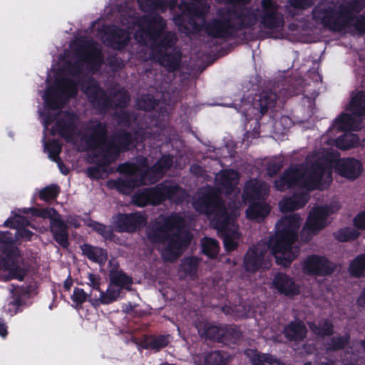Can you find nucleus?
Wrapping results in <instances>:
<instances>
[{
	"mask_svg": "<svg viewBox=\"0 0 365 365\" xmlns=\"http://www.w3.org/2000/svg\"><path fill=\"white\" fill-rule=\"evenodd\" d=\"M292 197L294 200L295 203L299 209L305 206L310 198L309 192L307 190L294 193Z\"/></svg>",
	"mask_w": 365,
	"mask_h": 365,
	"instance_id": "bf43d9fd",
	"label": "nucleus"
},
{
	"mask_svg": "<svg viewBox=\"0 0 365 365\" xmlns=\"http://www.w3.org/2000/svg\"><path fill=\"white\" fill-rule=\"evenodd\" d=\"M278 96L271 90H263L253 98L252 107L258 110L262 115L275 106Z\"/></svg>",
	"mask_w": 365,
	"mask_h": 365,
	"instance_id": "393cba45",
	"label": "nucleus"
},
{
	"mask_svg": "<svg viewBox=\"0 0 365 365\" xmlns=\"http://www.w3.org/2000/svg\"><path fill=\"white\" fill-rule=\"evenodd\" d=\"M310 329L317 335L322 337L332 336L334 333V327L329 319H323L317 324H309Z\"/></svg>",
	"mask_w": 365,
	"mask_h": 365,
	"instance_id": "e433bc0d",
	"label": "nucleus"
},
{
	"mask_svg": "<svg viewBox=\"0 0 365 365\" xmlns=\"http://www.w3.org/2000/svg\"><path fill=\"white\" fill-rule=\"evenodd\" d=\"M76 120L77 118L74 114L61 113L58 117L55 127L52 129V133H58L67 140H74Z\"/></svg>",
	"mask_w": 365,
	"mask_h": 365,
	"instance_id": "a211bd4d",
	"label": "nucleus"
},
{
	"mask_svg": "<svg viewBox=\"0 0 365 365\" xmlns=\"http://www.w3.org/2000/svg\"><path fill=\"white\" fill-rule=\"evenodd\" d=\"M77 93L76 85L69 79L61 81L57 88H49L45 93L44 100L53 109L59 108L66 101L74 96Z\"/></svg>",
	"mask_w": 365,
	"mask_h": 365,
	"instance_id": "9b49d317",
	"label": "nucleus"
},
{
	"mask_svg": "<svg viewBox=\"0 0 365 365\" xmlns=\"http://www.w3.org/2000/svg\"><path fill=\"white\" fill-rule=\"evenodd\" d=\"M349 271L351 275L355 277L365 276V254L356 256L351 262Z\"/></svg>",
	"mask_w": 365,
	"mask_h": 365,
	"instance_id": "49530a36",
	"label": "nucleus"
},
{
	"mask_svg": "<svg viewBox=\"0 0 365 365\" xmlns=\"http://www.w3.org/2000/svg\"><path fill=\"white\" fill-rule=\"evenodd\" d=\"M81 249L83 255L93 262L101 264L107 259V253L100 247L85 244Z\"/></svg>",
	"mask_w": 365,
	"mask_h": 365,
	"instance_id": "79ce46f5",
	"label": "nucleus"
},
{
	"mask_svg": "<svg viewBox=\"0 0 365 365\" xmlns=\"http://www.w3.org/2000/svg\"><path fill=\"white\" fill-rule=\"evenodd\" d=\"M287 4L299 11L305 10L314 4V0H288Z\"/></svg>",
	"mask_w": 365,
	"mask_h": 365,
	"instance_id": "052dcab7",
	"label": "nucleus"
},
{
	"mask_svg": "<svg viewBox=\"0 0 365 365\" xmlns=\"http://www.w3.org/2000/svg\"><path fill=\"white\" fill-rule=\"evenodd\" d=\"M164 220L170 232L189 230L187 227L185 217L180 212H173L168 217L164 218Z\"/></svg>",
	"mask_w": 365,
	"mask_h": 365,
	"instance_id": "f704fd0d",
	"label": "nucleus"
},
{
	"mask_svg": "<svg viewBox=\"0 0 365 365\" xmlns=\"http://www.w3.org/2000/svg\"><path fill=\"white\" fill-rule=\"evenodd\" d=\"M240 175L233 169L221 170L216 175L217 184L227 193H231L235 187L238 184Z\"/></svg>",
	"mask_w": 365,
	"mask_h": 365,
	"instance_id": "cd10ccee",
	"label": "nucleus"
},
{
	"mask_svg": "<svg viewBox=\"0 0 365 365\" xmlns=\"http://www.w3.org/2000/svg\"><path fill=\"white\" fill-rule=\"evenodd\" d=\"M200 259L196 256L184 257L179 265V270L182 272L185 276L193 278L197 275Z\"/></svg>",
	"mask_w": 365,
	"mask_h": 365,
	"instance_id": "c9c22d12",
	"label": "nucleus"
},
{
	"mask_svg": "<svg viewBox=\"0 0 365 365\" xmlns=\"http://www.w3.org/2000/svg\"><path fill=\"white\" fill-rule=\"evenodd\" d=\"M354 226L359 230H365V210L359 212L353 220Z\"/></svg>",
	"mask_w": 365,
	"mask_h": 365,
	"instance_id": "69168bd1",
	"label": "nucleus"
},
{
	"mask_svg": "<svg viewBox=\"0 0 365 365\" xmlns=\"http://www.w3.org/2000/svg\"><path fill=\"white\" fill-rule=\"evenodd\" d=\"M361 145L358 135L346 131L336 140V146L341 150H348Z\"/></svg>",
	"mask_w": 365,
	"mask_h": 365,
	"instance_id": "4c0bfd02",
	"label": "nucleus"
},
{
	"mask_svg": "<svg viewBox=\"0 0 365 365\" xmlns=\"http://www.w3.org/2000/svg\"><path fill=\"white\" fill-rule=\"evenodd\" d=\"M245 355L250 361H257L262 364L267 363L269 364H273L277 361L272 354H261L257 349H246L245 350Z\"/></svg>",
	"mask_w": 365,
	"mask_h": 365,
	"instance_id": "de8ad7c7",
	"label": "nucleus"
},
{
	"mask_svg": "<svg viewBox=\"0 0 365 365\" xmlns=\"http://www.w3.org/2000/svg\"><path fill=\"white\" fill-rule=\"evenodd\" d=\"M282 166L283 163L281 160L269 163L267 167V175L271 178L275 176L280 171Z\"/></svg>",
	"mask_w": 365,
	"mask_h": 365,
	"instance_id": "0e129e2a",
	"label": "nucleus"
},
{
	"mask_svg": "<svg viewBox=\"0 0 365 365\" xmlns=\"http://www.w3.org/2000/svg\"><path fill=\"white\" fill-rule=\"evenodd\" d=\"M109 277L110 283L120 287V289L130 284L132 282L130 278L119 270L110 271Z\"/></svg>",
	"mask_w": 365,
	"mask_h": 365,
	"instance_id": "3c124183",
	"label": "nucleus"
},
{
	"mask_svg": "<svg viewBox=\"0 0 365 365\" xmlns=\"http://www.w3.org/2000/svg\"><path fill=\"white\" fill-rule=\"evenodd\" d=\"M35 214L43 218H49L51 221H53L56 217H58V215H59L53 208L36 210Z\"/></svg>",
	"mask_w": 365,
	"mask_h": 365,
	"instance_id": "338daca9",
	"label": "nucleus"
},
{
	"mask_svg": "<svg viewBox=\"0 0 365 365\" xmlns=\"http://www.w3.org/2000/svg\"><path fill=\"white\" fill-rule=\"evenodd\" d=\"M265 252V250L259 249L257 245L250 247L243 259L245 269L250 273L257 272L264 262Z\"/></svg>",
	"mask_w": 365,
	"mask_h": 365,
	"instance_id": "b1692460",
	"label": "nucleus"
},
{
	"mask_svg": "<svg viewBox=\"0 0 365 365\" xmlns=\"http://www.w3.org/2000/svg\"><path fill=\"white\" fill-rule=\"evenodd\" d=\"M45 149L48 150L49 153V157L53 159L54 161L58 162L59 158L58 154L61 152V146L60 145L56 142L52 141L45 144Z\"/></svg>",
	"mask_w": 365,
	"mask_h": 365,
	"instance_id": "6e6d98bb",
	"label": "nucleus"
},
{
	"mask_svg": "<svg viewBox=\"0 0 365 365\" xmlns=\"http://www.w3.org/2000/svg\"><path fill=\"white\" fill-rule=\"evenodd\" d=\"M349 110L354 115L361 117L365 115V91H359L351 99Z\"/></svg>",
	"mask_w": 365,
	"mask_h": 365,
	"instance_id": "ea45409f",
	"label": "nucleus"
},
{
	"mask_svg": "<svg viewBox=\"0 0 365 365\" xmlns=\"http://www.w3.org/2000/svg\"><path fill=\"white\" fill-rule=\"evenodd\" d=\"M279 207L282 212L299 210V207L296 205L295 201L292 196L282 200L279 202Z\"/></svg>",
	"mask_w": 365,
	"mask_h": 365,
	"instance_id": "e2e57ef3",
	"label": "nucleus"
},
{
	"mask_svg": "<svg viewBox=\"0 0 365 365\" xmlns=\"http://www.w3.org/2000/svg\"><path fill=\"white\" fill-rule=\"evenodd\" d=\"M350 339L351 336L348 333L332 336L327 344V351L335 352L343 350L349 345Z\"/></svg>",
	"mask_w": 365,
	"mask_h": 365,
	"instance_id": "37998d69",
	"label": "nucleus"
},
{
	"mask_svg": "<svg viewBox=\"0 0 365 365\" xmlns=\"http://www.w3.org/2000/svg\"><path fill=\"white\" fill-rule=\"evenodd\" d=\"M120 290V287L110 283L106 292H101V295L98 299V301L101 304H109L115 301L119 297Z\"/></svg>",
	"mask_w": 365,
	"mask_h": 365,
	"instance_id": "8fccbe9b",
	"label": "nucleus"
},
{
	"mask_svg": "<svg viewBox=\"0 0 365 365\" xmlns=\"http://www.w3.org/2000/svg\"><path fill=\"white\" fill-rule=\"evenodd\" d=\"M268 192L269 189L265 182L253 178L246 182L242 199L245 202L265 200Z\"/></svg>",
	"mask_w": 365,
	"mask_h": 365,
	"instance_id": "6ab92c4d",
	"label": "nucleus"
},
{
	"mask_svg": "<svg viewBox=\"0 0 365 365\" xmlns=\"http://www.w3.org/2000/svg\"><path fill=\"white\" fill-rule=\"evenodd\" d=\"M300 220L299 214H292L282 217L276 223V232L269 237L267 245L275 256L277 264L289 267L297 257L299 250H294L292 245L298 237Z\"/></svg>",
	"mask_w": 365,
	"mask_h": 365,
	"instance_id": "7ed1b4c3",
	"label": "nucleus"
},
{
	"mask_svg": "<svg viewBox=\"0 0 365 365\" xmlns=\"http://www.w3.org/2000/svg\"><path fill=\"white\" fill-rule=\"evenodd\" d=\"M282 332L289 341H302L307 337V329L303 321L296 319L285 325Z\"/></svg>",
	"mask_w": 365,
	"mask_h": 365,
	"instance_id": "a878e982",
	"label": "nucleus"
},
{
	"mask_svg": "<svg viewBox=\"0 0 365 365\" xmlns=\"http://www.w3.org/2000/svg\"><path fill=\"white\" fill-rule=\"evenodd\" d=\"M182 11L174 15L173 22L179 28L180 30L188 31L189 28L186 26L187 11L185 9H180Z\"/></svg>",
	"mask_w": 365,
	"mask_h": 365,
	"instance_id": "4d7b16f0",
	"label": "nucleus"
},
{
	"mask_svg": "<svg viewBox=\"0 0 365 365\" xmlns=\"http://www.w3.org/2000/svg\"><path fill=\"white\" fill-rule=\"evenodd\" d=\"M246 215L250 220H264L270 212L271 207L265 200L250 201Z\"/></svg>",
	"mask_w": 365,
	"mask_h": 365,
	"instance_id": "2f4dec72",
	"label": "nucleus"
},
{
	"mask_svg": "<svg viewBox=\"0 0 365 365\" xmlns=\"http://www.w3.org/2000/svg\"><path fill=\"white\" fill-rule=\"evenodd\" d=\"M71 49L75 53L74 64L71 61H66L63 69L71 75L80 72L83 64L87 68L96 71L103 62L98 46L91 41L77 39L71 45Z\"/></svg>",
	"mask_w": 365,
	"mask_h": 365,
	"instance_id": "39448f33",
	"label": "nucleus"
},
{
	"mask_svg": "<svg viewBox=\"0 0 365 365\" xmlns=\"http://www.w3.org/2000/svg\"><path fill=\"white\" fill-rule=\"evenodd\" d=\"M179 9H185V11H187L190 15L195 16L196 18L203 17L205 16V12L202 8L194 3L187 2L184 0H182L180 4L178 5Z\"/></svg>",
	"mask_w": 365,
	"mask_h": 365,
	"instance_id": "603ef678",
	"label": "nucleus"
},
{
	"mask_svg": "<svg viewBox=\"0 0 365 365\" xmlns=\"http://www.w3.org/2000/svg\"><path fill=\"white\" fill-rule=\"evenodd\" d=\"M58 192V187L55 185L48 186L40 191V197L44 200L55 198Z\"/></svg>",
	"mask_w": 365,
	"mask_h": 365,
	"instance_id": "680f3d73",
	"label": "nucleus"
},
{
	"mask_svg": "<svg viewBox=\"0 0 365 365\" xmlns=\"http://www.w3.org/2000/svg\"><path fill=\"white\" fill-rule=\"evenodd\" d=\"M132 202L139 207H144L148 203L158 205L160 203L158 185L137 192L133 195Z\"/></svg>",
	"mask_w": 365,
	"mask_h": 365,
	"instance_id": "7c9ffc66",
	"label": "nucleus"
},
{
	"mask_svg": "<svg viewBox=\"0 0 365 365\" xmlns=\"http://www.w3.org/2000/svg\"><path fill=\"white\" fill-rule=\"evenodd\" d=\"M231 356L227 351L215 349L207 350L195 359V365H227Z\"/></svg>",
	"mask_w": 365,
	"mask_h": 365,
	"instance_id": "aec40b11",
	"label": "nucleus"
},
{
	"mask_svg": "<svg viewBox=\"0 0 365 365\" xmlns=\"http://www.w3.org/2000/svg\"><path fill=\"white\" fill-rule=\"evenodd\" d=\"M279 9V6L273 0L261 1V9H257V11L259 22L263 28L276 29L284 26V16Z\"/></svg>",
	"mask_w": 365,
	"mask_h": 365,
	"instance_id": "ddd939ff",
	"label": "nucleus"
},
{
	"mask_svg": "<svg viewBox=\"0 0 365 365\" xmlns=\"http://www.w3.org/2000/svg\"><path fill=\"white\" fill-rule=\"evenodd\" d=\"M333 163V159L329 156H322L306 166L303 164L291 165L274 181V186L281 192L297 187L308 192L315 190L319 188L326 173L332 180Z\"/></svg>",
	"mask_w": 365,
	"mask_h": 365,
	"instance_id": "f257e3e1",
	"label": "nucleus"
},
{
	"mask_svg": "<svg viewBox=\"0 0 365 365\" xmlns=\"http://www.w3.org/2000/svg\"><path fill=\"white\" fill-rule=\"evenodd\" d=\"M340 5L341 11H344L349 21L354 13L358 14L364 9L365 0H345Z\"/></svg>",
	"mask_w": 365,
	"mask_h": 365,
	"instance_id": "a19ab883",
	"label": "nucleus"
},
{
	"mask_svg": "<svg viewBox=\"0 0 365 365\" xmlns=\"http://www.w3.org/2000/svg\"><path fill=\"white\" fill-rule=\"evenodd\" d=\"M82 90L88 96L89 101L95 106L106 108L109 106L123 107L129 101L127 91L123 88H115L111 93V98H107L93 79H88L82 86Z\"/></svg>",
	"mask_w": 365,
	"mask_h": 365,
	"instance_id": "6e6552de",
	"label": "nucleus"
},
{
	"mask_svg": "<svg viewBox=\"0 0 365 365\" xmlns=\"http://www.w3.org/2000/svg\"><path fill=\"white\" fill-rule=\"evenodd\" d=\"M359 235L360 233L357 230L346 227L334 232V237L339 242H346L356 240Z\"/></svg>",
	"mask_w": 365,
	"mask_h": 365,
	"instance_id": "09e8293b",
	"label": "nucleus"
},
{
	"mask_svg": "<svg viewBox=\"0 0 365 365\" xmlns=\"http://www.w3.org/2000/svg\"><path fill=\"white\" fill-rule=\"evenodd\" d=\"M361 124L362 120L359 117L342 113L334 120L333 126L343 132L357 131L362 128Z\"/></svg>",
	"mask_w": 365,
	"mask_h": 365,
	"instance_id": "c85d7f7f",
	"label": "nucleus"
},
{
	"mask_svg": "<svg viewBox=\"0 0 365 365\" xmlns=\"http://www.w3.org/2000/svg\"><path fill=\"white\" fill-rule=\"evenodd\" d=\"M105 125L98 121H90L85 127L81 139L95 150V155L102 157L101 163L108 165L113 162L121 150H125L131 143L130 135L118 133L114 138L106 141Z\"/></svg>",
	"mask_w": 365,
	"mask_h": 365,
	"instance_id": "f03ea898",
	"label": "nucleus"
},
{
	"mask_svg": "<svg viewBox=\"0 0 365 365\" xmlns=\"http://www.w3.org/2000/svg\"><path fill=\"white\" fill-rule=\"evenodd\" d=\"M193 206L197 212L212 219L214 226L231 220L223 199L212 190L203 192Z\"/></svg>",
	"mask_w": 365,
	"mask_h": 365,
	"instance_id": "0eeeda50",
	"label": "nucleus"
},
{
	"mask_svg": "<svg viewBox=\"0 0 365 365\" xmlns=\"http://www.w3.org/2000/svg\"><path fill=\"white\" fill-rule=\"evenodd\" d=\"M230 222V220H227L224 223L221 222L215 226L223 241L224 247L227 252H232L237 248L238 242L237 240L240 237L239 232L231 228Z\"/></svg>",
	"mask_w": 365,
	"mask_h": 365,
	"instance_id": "5701e85b",
	"label": "nucleus"
},
{
	"mask_svg": "<svg viewBox=\"0 0 365 365\" xmlns=\"http://www.w3.org/2000/svg\"><path fill=\"white\" fill-rule=\"evenodd\" d=\"M312 17L315 23L334 32H341L349 23L341 5L337 6L334 1L319 2L312 9Z\"/></svg>",
	"mask_w": 365,
	"mask_h": 365,
	"instance_id": "423d86ee",
	"label": "nucleus"
},
{
	"mask_svg": "<svg viewBox=\"0 0 365 365\" xmlns=\"http://www.w3.org/2000/svg\"><path fill=\"white\" fill-rule=\"evenodd\" d=\"M140 8L145 12H154L158 9V0H138Z\"/></svg>",
	"mask_w": 365,
	"mask_h": 365,
	"instance_id": "13d9d810",
	"label": "nucleus"
},
{
	"mask_svg": "<svg viewBox=\"0 0 365 365\" xmlns=\"http://www.w3.org/2000/svg\"><path fill=\"white\" fill-rule=\"evenodd\" d=\"M158 162L159 160L146 173H144L147 167L145 159H143L141 165L131 163L121 164L118 166V170L125 174L126 176L116 182L117 189L124 194H128L135 187L156 182L160 178Z\"/></svg>",
	"mask_w": 365,
	"mask_h": 365,
	"instance_id": "20e7f679",
	"label": "nucleus"
},
{
	"mask_svg": "<svg viewBox=\"0 0 365 365\" xmlns=\"http://www.w3.org/2000/svg\"><path fill=\"white\" fill-rule=\"evenodd\" d=\"M14 255H9L6 259H0V270L3 269L8 270L11 277L22 280L26 272L20 267L19 259L14 257Z\"/></svg>",
	"mask_w": 365,
	"mask_h": 365,
	"instance_id": "473e14b6",
	"label": "nucleus"
},
{
	"mask_svg": "<svg viewBox=\"0 0 365 365\" xmlns=\"http://www.w3.org/2000/svg\"><path fill=\"white\" fill-rule=\"evenodd\" d=\"M335 170L340 175L350 180H355L363 171L361 163L354 158L339 159L335 164Z\"/></svg>",
	"mask_w": 365,
	"mask_h": 365,
	"instance_id": "412c9836",
	"label": "nucleus"
},
{
	"mask_svg": "<svg viewBox=\"0 0 365 365\" xmlns=\"http://www.w3.org/2000/svg\"><path fill=\"white\" fill-rule=\"evenodd\" d=\"M136 106L139 109L150 110L154 108L155 101L152 96H142L137 100Z\"/></svg>",
	"mask_w": 365,
	"mask_h": 365,
	"instance_id": "5fc2aeb1",
	"label": "nucleus"
},
{
	"mask_svg": "<svg viewBox=\"0 0 365 365\" xmlns=\"http://www.w3.org/2000/svg\"><path fill=\"white\" fill-rule=\"evenodd\" d=\"M192 238L190 230L170 232L168 236V247L161 252V257L171 261L177 259L188 248Z\"/></svg>",
	"mask_w": 365,
	"mask_h": 365,
	"instance_id": "f8f14e48",
	"label": "nucleus"
},
{
	"mask_svg": "<svg viewBox=\"0 0 365 365\" xmlns=\"http://www.w3.org/2000/svg\"><path fill=\"white\" fill-rule=\"evenodd\" d=\"M202 252L210 259H215L219 254L220 245L217 240L205 237L202 241Z\"/></svg>",
	"mask_w": 365,
	"mask_h": 365,
	"instance_id": "a18cd8bd",
	"label": "nucleus"
},
{
	"mask_svg": "<svg viewBox=\"0 0 365 365\" xmlns=\"http://www.w3.org/2000/svg\"><path fill=\"white\" fill-rule=\"evenodd\" d=\"M166 25V21L161 17V49L163 51L171 50L173 48L178 47L176 46L178 41L177 34L173 31H164Z\"/></svg>",
	"mask_w": 365,
	"mask_h": 365,
	"instance_id": "58836bf2",
	"label": "nucleus"
},
{
	"mask_svg": "<svg viewBox=\"0 0 365 365\" xmlns=\"http://www.w3.org/2000/svg\"><path fill=\"white\" fill-rule=\"evenodd\" d=\"M186 192L177 184L167 185L165 182H161V202L169 200L177 205L182 203L186 198Z\"/></svg>",
	"mask_w": 365,
	"mask_h": 365,
	"instance_id": "bb28decb",
	"label": "nucleus"
},
{
	"mask_svg": "<svg viewBox=\"0 0 365 365\" xmlns=\"http://www.w3.org/2000/svg\"><path fill=\"white\" fill-rule=\"evenodd\" d=\"M198 332L206 340L227 345L238 344L242 337V332L234 325H215L207 322L198 327Z\"/></svg>",
	"mask_w": 365,
	"mask_h": 365,
	"instance_id": "1a4fd4ad",
	"label": "nucleus"
},
{
	"mask_svg": "<svg viewBox=\"0 0 365 365\" xmlns=\"http://www.w3.org/2000/svg\"><path fill=\"white\" fill-rule=\"evenodd\" d=\"M111 32L110 45L114 48L120 49L123 47L129 41V33L124 29L114 28Z\"/></svg>",
	"mask_w": 365,
	"mask_h": 365,
	"instance_id": "c03bdc74",
	"label": "nucleus"
},
{
	"mask_svg": "<svg viewBox=\"0 0 365 365\" xmlns=\"http://www.w3.org/2000/svg\"><path fill=\"white\" fill-rule=\"evenodd\" d=\"M51 231L55 240L63 247L68 246L67 227L63 220L58 215L53 221H51Z\"/></svg>",
	"mask_w": 365,
	"mask_h": 365,
	"instance_id": "72a5a7b5",
	"label": "nucleus"
},
{
	"mask_svg": "<svg viewBox=\"0 0 365 365\" xmlns=\"http://www.w3.org/2000/svg\"><path fill=\"white\" fill-rule=\"evenodd\" d=\"M144 223L145 218L140 213L120 214L115 221V229L119 232H133Z\"/></svg>",
	"mask_w": 365,
	"mask_h": 365,
	"instance_id": "4be33fe9",
	"label": "nucleus"
},
{
	"mask_svg": "<svg viewBox=\"0 0 365 365\" xmlns=\"http://www.w3.org/2000/svg\"><path fill=\"white\" fill-rule=\"evenodd\" d=\"M354 29L361 34H365V15L359 16L354 24Z\"/></svg>",
	"mask_w": 365,
	"mask_h": 365,
	"instance_id": "774afa93",
	"label": "nucleus"
},
{
	"mask_svg": "<svg viewBox=\"0 0 365 365\" xmlns=\"http://www.w3.org/2000/svg\"><path fill=\"white\" fill-rule=\"evenodd\" d=\"M303 269L308 274L325 277L331 275L335 267L326 257L312 255L304 261Z\"/></svg>",
	"mask_w": 365,
	"mask_h": 365,
	"instance_id": "dca6fc26",
	"label": "nucleus"
},
{
	"mask_svg": "<svg viewBox=\"0 0 365 365\" xmlns=\"http://www.w3.org/2000/svg\"><path fill=\"white\" fill-rule=\"evenodd\" d=\"M182 52L179 47L173 48L170 51L161 49V67L168 72H175L180 69Z\"/></svg>",
	"mask_w": 365,
	"mask_h": 365,
	"instance_id": "c756f323",
	"label": "nucleus"
},
{
	"mask_svg": "<svg viewBox=\"0 0 365 365\" xmlns=\"http://www.w3.org/2000/svg\"><path fill=\"white\" fill-rule=\"evenodd\" d=\"M334 212L329 205L314 207L308 215L304 230H307L312 234H317L328 225L327 219Z\"/></svg>",
	"mask_w": 365,
	"mask_h": 365,
	"instance_id": "4468645a",
	"label": "nucleus"
},
{
	"mask_svg": "<svg viewBox=\"0 0 365 365\" xmlns=\"http://www.w3.org/2000/svg\"><path fill=\"white\" fill-rule=\"evenodd\" d=\"M228 13L231 14L232 21L235 22L237 32L244 29L252 28L259 21L257 9L239 6L228 9Z\"/></svg>",
	"mask_w": 365,
	"mask_h": 365,
	"instance_id": "2eb2a0df",
	"label": "nucleus"
},
{
	"mask_svg": "<svg viewBox=\"0 0 365 365\" xmlns=\"http://www.w3.org/2000/svg\"><path fill=\"white\" fill-rule=\"evenodd\" d=\"M147 238L152 243L160 242V223L158 221L151 222L146 229Z\"/></svg>",
	"mask_w": 365,
	"mask_h": 365,
	"instance_id": "864d4df0",
	"label": "nucleus"
},
{
	"mask_svg": "<svg viewBox=\"0 0 365 365\" xmlns=\"http://www.w3.org/2000/svg\"><path fill=\"white\" fill-rule=\"evenodd\" d=\"M204 31L207 35L212 38L228 39L232 38L236 31L235 22L232 21L228 9L220 13L218 17L213 19L204 25Z\"/></svg>",
	"mask_w": 365,
	"mask_h": 365,
	"instance_id": "9d476101",
	"label": "nucleus"
},
{
	"mask_svg": "<svg viewBox=\"0 0 365 365\" xmlns=\"http://www.w3.org/2000/svg\"><path fill=\"white\" fill-rule=\"evenodd\" d=\"M272 286L280 294L290 299L299 294L300 287L293 277L284 272H277L272 279Z\"/></svg>",
	"mask_w": 365,
	"mask_h": 365,
	"instance_id": "f3484780",
	"label": "nucleus"
}]
</instances>
